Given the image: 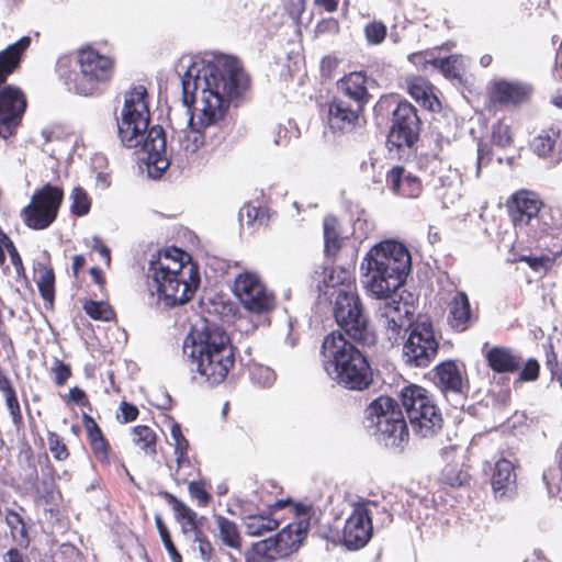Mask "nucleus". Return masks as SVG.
<instances>
[{
  "mask_svg": "<svg viewBox=\"0 0 562 562\" xmlns=\"http://www.w3.org/2000/svg\"><path fill=\"white\" fill-rule=\"evenodd\" d=\"M179 67L184 69L181 102L186 126L173 130L170 154L182 162L204 145V131L224 119L232 99L243 93L248 79L238 60L226 55L186 57Z\"/></svg>",
  "mask_w": 562,
  "mask_h": 562,
  "instance_id": "obj_1",
  "label": "nucleus"
},
{
  "mask_svg": "<svg viewBox=\"0 0 562 562\" xmlns=\"http://www.w3.org/2000/svg\"><path fill=\"white\" fill-rule=\"evenodd\" d=\"M412 269L407 247L395 239L373 245L360 262L361 282L374 299L382 300L376 308V319L390 342H395L407 323L406 303L393 297Z\"/></svg>",
  "mask_w": 562,
  "mask_h": 562,
  "instance_id": "obj_2",
  "label": "nucleus"
},
{
  "mask_svg": "<svg viewBox=\"0 0 562 562\" xmlns=\"http://www.w3.org/2000/svg\"><path fill=\"white\" fill-rule=\"evenodd\" d=\"M148 93L144 86H135L124 94V104L117 117V133L127 148H139L145 155L148 175L159 178L170 165L166 134L161 126L149 128Z\"/></svg>",
  "mask_w": 562,
  "mask_h": 562,
  "instance_id": "obj_3",
  "label": "nucleus"
},
{
  "mask_svg": "<svg viewBox=\"0 0 562 562\" xmlns=\"http://www.w3.org/2000/svg\"><path fill=\"white\" fill-rule=\"evenodd\" d=\"M183 357L211 384L224 381L234 366V350L229 337L216 324L196 322L184 338Z\"/></svg>",
  "mask_w": 562,
  "mask_h": 562,
  "instance_id": "obj_4",
  "label": "nucleus"
},
{
  "mask_svg": "<svg viewBox=\"0 0 562 562\" xmlns=\"http://www.w3.org/2000/svg\"><path fill=\"white\" fill-rule=\"evenodd\" d=\"M148 277L159 300L171 306L190 301L200 284L198 266L178 248L153 255Z\"/></svg>",
  "mask_w": 562,
  "mask_h": 562,
  "instance_id": "obj_5",
  "label": "nucleus"
},
{
  "mask_svg": "<svg viewBox=\"0 0 562 562\" xmlns=\"http://www.w3.org/2000/svg\"><path fill=\"white\" fill-rule=\"evenodd\" d=\"M323 368L340 386L362 391L372 383V371L367 358L340 331L327 335L322 345Z\"/></svg>",
  "mask_w": 562,
  "mask_h": 562,
  "instance_id": "obj_6",
  "label": "nucleus"
},
{
  "mask_svg": "<svg viewBox=\"0 0 562 562\" xmlns=\"http://www.w3.org/2000/svg\"><path fill=\"white\" fill-rule=\"evenodd\" d=\"M401 400L415 436L432 438L440 432L443 419L427 390L415 384L405 386Z\"/></svg>",
  "mask_w": 562,
  "mask_h": 562,
  "instance_id": "obj_7",
  "label": "nucleus"
},
{
  "mask_svg": "<svg viewBox=\"0 0 562 562\" xmlns=\"http://www.w3.org/2000/svg\"><path fill=\"white\" fill-rule=\"evenodd\" d=\"M368 428L386 447L397 448L408 439V429L397 403L389 396L375 398L366 409Z\"/></svg>",
  "mask_w": 562,
  "mask_h": 562,
  "instance_id": "obj_8",
  "label": "nucleus"
},
{
  "mask_svg": "<svg viewBox=\"0 0 562 562\" xmlns=\"http://www.w3.org/2000/svg\"><path fill=\"white\" fill-rule=\"evenodd\" d=\"M334 316L337 324L356 341L367 346L375 344V334L370 328L363 313L357 289L337 293Z\"/></svg>",
  "mask_w": 562,
  "mask_h": 562,
  "instance_id": "obj_9",
  "label": "nucleus"
},
{
  "mask_svg": "<svg viewBox=\"0 0 562 562\" xmlns=\"http://www.w3.org/2000/svg\"><path fill=\"white\" fill-rule=\"evenodd\" d=\"M233 293L240 305L256 316H267L277 306L273 291L268 288L261 276L254 271L245 270L236 274Z\"/></svg>",
  "mask_w": 562,
  "mask_h": 562,
  "instance_id": "obj_10",
  "label": "nucleus"
},
{
  "mask_svg": "<svg viewBox=\"0 0 562 562\" xmlns=\"http://www.w3.org/2000/svg\"><path fill=\"white\" fill-rule=\"evenodd\" d=\"M80 74L69 81V89L81 95H91L98 91L101 83L108 82L113 75L114 61L106 55H101L91 47L78 53Z\"/></svg>",
  "mask_w": 562,
  "mask_h": 562,
  "instance_id": "obj_11",
  "label": "nucleus"
},
{
  "mask_svg": "<svg viewBox=\"0 0 562 562\" xmlns=\"http://www.w3.org/2000/svg\"><path fill=\"white\" fill-rule=\"evenodd\" d=\"M439 342L428 319L412 324L403 346V358L411 367H428L437 357Z\"/></svg>",
  "mask_w": 562,
  "mask_h": 562,
  "instance_id": "obj_12",
  "label": "nucleus"
},
{
  "mask_svg": "<svg viewBox=\"0 0 562 562\" xmlns=\"http://www.w3.org/2000/svg\"><path fill=\"white\" fill-rule=\"evenodd\" d=\"M63 198V190L50 184L35 191L21 212L25 225L37 231L47 228L56 220Z\"/></svg>",
  "mask_w": 562,
  "mask_h": 562,
  "instance_id": "obj_13",
  "label": "nucleus"
},
{
  "mask_svg": "<svg viewBox=\"0 0 562 562\" xmlns=\"http://www.w3.org/2000/svg\"><path fill=\"white\" fill-rule=\"evenodd\" d=\"M308 529L310 519L300 517L283 527L274 537L257 542L256 552L263 553L270 560L288 558L301 548Z\"/></svg>",
  "mask_w": 562,
  "mask_h": 562,
  "instance_id": "obj_14",
  "label": "nucleus"
},
{
  "mask_svg": "<svg viewBox=\"0 0 562 562\" xmlns=\"http://www.w3.org/2000/svg\"><path fill=\"white\" fill-rule=\"evenodd\" d=\"M378 507L376 502L369 499L353 503L342 529V543L348 549L359 550L370 541L373 533L372 514Z\"/></svg>",
  "mask_w": 562,
  "mask_h": 562,
  "instance_id": "obj_15",
  "label": "nucleus"
},
{
  "mask_svg": "<svg viewBox=\"0 0 562 562\" xmlns=\"http://www.w3.org/2000/svg\"><path fill=\"white\" fill-rule=\"evenodd\" d=\"M542 206L543 203L538 193L526 189L515 192L507 201L515 227L520 231L529 229L533 235H538V227L544 217V213H541Z\"/></svg>",
  "mask_w": 562,
  "mask_h": 562,
  "instance_id": "obj_16",
  "label": "nucleus"
},
{
  "mask_svg": "<svg viewBox=\"0 0 562 562\" xmlns=\"http://www.w3.org/2000/svg\"><path fill=\"white\" fill-rule=\"evenodd\" d=\"M419 135V117L408 102H401L393 113L387 143L397 148L412 147Z\"/></svg>",
  "mask_w": 562,
  "mask_h": 562,
  "instance_id": "obj_17",
  "label": "nucleus"
},
{
  "mask_svg": "<svg viewBox=\"0 0 562 562\" xmlns=\"http://www.w3.org/2000/svg\"><path fill=\"white\" fill-rule=\"evenodd\" d=\"M26 108V100L18 88H0V136L8 138L20 124Z\"/></svg>",
  "mask_w": 562,
  "mask_h": 562,
  "instance_id": "obj_18",
  "label": "nucleus"
},
{
  "mask_svg": "<svg viewBox=\"0 0 562 562\" xmlns=\"http://www.w3.org/2000/svg\"><path fill=\"white\" fill-rule=\"evenodd\" d=\"M362 110L363 108H360V105L336 95L328 104V126L334 133L350 132L358 123L359 114Z\"/></svg>",
  "mask_w": 562,
  "mask_h": 562,
  "instance_id": "obj_19",
  "label": "nucleus"
},
{
  "mask_svg": "<svg viewBox=\"0 0 562 562\" xmlns=\"http://www.w3.org/2000/svg\"><path fill=\"white\" fill-rule=\"evenodd\" d=\"M531 87L520 81L497 79L491 82L490 97L494 103L516 106L528 101Z\"/></svg>",
  "mask_w": 562,
  "mask_h": 562,
  "instance_id": "obj_20",
  "label": "nucleus"
},
{
  "mask_svg": "<svg viewBox=\"0 0 562 562\" xmlns=\"http://www.w3.org/2000/svg\"><path fill=\"white\" fill-rule=\"evenodd\" d=\"M435 384L446 396H462L469 389L461 369L451 360L435 368Z\"/></svg>",
  "mask_w": 562,
  "mask_h": 562,
  "instance_id": "obj_21",
  "label": "nucleus"
},
{
  "mask_svg": "<svg viewBox=\"0 0 562 562\" xmlns=\"http://www.w3.org/2000/svg\"><path fill=\"white\" fill-rule=\"evenodd\" d=\"M373 82L363 71L350 72L337 82V97L363 108L369 101L368 90Z\"/></svg>",
  "mask_w": 562,
  "mask_h": 562,
  "instance_id": "obj_22",
  "label": "nucleus"
},
{
  "mask_svg": "<svg viewBox=\"0 0 562 562\" xmlns=\"http://www.w3.org/2000/svg\"><path fill=\"white\" fill-rule=\"evenodd\" d=\"M170 445L173 446L177 463V468L171 473V476L177 484H182L192 475L193 467L188 457L189 442L182 435L178 423L172 422L170 424Z\"/></svg>",
  "mask_w": 562,
  "mask_h": 562,
  "instance_id": "obj_23",
  "label": "nucleus"
},
{
  "mask_svg": "<svg viewBox=\"0 0 562 562\" xmlns=\"http://www.w3.org/2000/svg\"><path fill=\"white\" fill-rule=\"evenodd\" d=\"M491 484L497 498L509 497L515 493L516 473L509 460L501 459L495 463Z\"/></svg>",
  "mask_w": 562,
  "mask_h": 562,
  "instance_id": "obj_24",
  "label": "nucleus"
},
{
  "mask_svg": "<svg viewBox=\"0 0 562 562\" xmlns=\"http://www.w3.org/2000/svg\"><path fill=\"white\" fill-rule=\"evenodd\" d=\"M386 181L395 194L404 198H417L423 190L420 180L411 173H406L404 168L400 166L393 167L387 172Z\"/></svg>",
  "mask_w": 562,
  "mask_h": 562,
  "instance_id": "obj_25",
  "label": "nucleus"
},
{
  "mask_svg": "<svg viewBox=\"0 0 562 562\" xmlns=\"http://www.w3.org/2000/svg\"><path fill=\"white\" fill-rule=\"evenodd\" d=\"M408 60L414 65L424 64L426 66L429 64L440 69L446 78H460L469 66V59L462 55H451L447 58L425 60L420 53H414L408 55Z\"/></svg>",
  "mask_w": 562,
  "mask_h": 562,
  "instance_id": "obj_26",
  "label": "nucleus"
},
{
  "mask_svg": "<svg viewBox=\"0 0 562 562\" xmlns=\"http://www.w3.org/2000/svg\"><path fill=\"white\" fill-rule=\"evenodd\" d=\"M462 180L457 169H445L440 172L435 184L438 195L441 198L443 206L448 207L454 204L461 196Z\"/></svg>",
  "mask_w": 562,
  "mask_h": 562,
  "instance_id": "obj_27",
  "label": "nucleus"
},
{
  "mask_svg": "<svg viewBox=\"0 0 562 562\" xmlns=\"http://www.w3.org/2000/svg\"><path fill=\"white\" fill-rule=\"evenodd\" d=\"M448 322L457 331H464L473 323L470 302L464 292H457L449 302Z\"/></svg>",
  "mask_w": 562,
  "mask_h": 562,
  "instance_id": "obj_28",
  "label": "nucleus"
},
{
  "mask_svg": "<svg viewBox=\"0 0 562 562\" xmlns=\"http://www.w3.org/2000/svg\"><path fill=\"white\" fill-rule=\"evenodd\" d=\"M485 358L488 367L497 373H513L520 368V358L506 347L490 348Z\"/></svg>",
  "mask_w": 562,
  "mask_h": 562,
  "instance_id": "obj_29",
  "label": "nucleus"
},
{
  "mask_svg": "<svg viewBox=\"0 0 562 562\" xmlns=\"http://www.w3.org/2000/svg\"><path fill=\"white\" fill-rule=\"evenodd\" d=\"M560 130L550 127L542 131L531 143V148L536 155L549 159L551 164H557L562 159L561 151L557 148V139Z\"/></svg>",
  "mask_w": 562,
  "mask_h": 562,
  "instance_id": "obj_30",
  "label": "nucleus"
},
{
  "mask_svg": "<svg viewBox=\"0 0 562 562\" xmlns=\"http://www.w3.org/2000/svg\"><path fill=\"white\" fill-rule=\"evenodd\" d=\"M164 496L172 507L175 517L180 522L183 533H194L201 530V521L193 509L170 493H165Z\"/></svg>",
  "mask_w": 562,
  "mask_h": 562,
  "instance_id": "obj_31",
  "label": "nucleus"
},
{
  "mask_svg": "<svg viewBox=\"0 0 562 562\" xmlns=\"http://www.w3.org/2000/svg\"><path fill=\"white\" fill-rule=\"evenodd\" d=\"M31 38L24 36L0 53V85L18 67L22 53L30 46Z\"/></svg>",
  "mask_w": 562,
  "mask_h": 562,
  "instance_id": "obj_32",
  "label": "nucleus"
},
{
  "mask_svg": "<svg viewBox=\"0 0 562 562\" xmlns=\"http://www.w3.org/2000/svg\"><path fill=\"white\" fill-rule=\"evenodd\" d=\"M409 95L423 106L435 111L439 106L438 99L434 95L430 85L422 77H413L407 80Z\"/></svg>",
  "mask_w": 562,
  "mask_h": 562,
  "instance_id": "obj_33",
  "label": "nucleus"
},
{
  "mask_svg": "<svg viewBox=\"0 0 562 562\" xmlns=\"http://www.w3.org/2000/svg\"><path fill=\"white\" fill-rule=\"evenodd\" d=\"M214 521L217 528V537L222 543L231 549L239 550L241 548V537L237 525L222 515H214Z\"/></svg>",
  "mask_w": 562,
  "mask_h": 562,
  "instance_id": "obj_34",
  "label": "nucleus"
},
{
  "mask_svg": "<svg viewBox=\"0 0 562 562\" xmlns=\"http://www.w3.org/2000/svg\"><path fill=\"white\" fill-rule=\"evenodd\" d=\"M4 521L10 530L11 539L21 549H27L30 538L24 519L14 510L5 509Z\"/></svg>",
  "mask_w": 562,
  "mask_h": 562,
  "instance_id": "obj_35",
  "label": "nucleus"
},
{
  "mask_svg": "<svg viewBox=\"0 0 562 562\" xmlns=\"http://www.w3.org/2000/svg\"><path fill=\"white\" fill-rule=\"evenodd\" d=\"M326 288H331L335 292L331 295H337L338 292H347V290L357 289L351 273L344 268L330 269L324 279Z\"/></svg>",
  "mask_w": 562,
  "mask_h": 562,
  "instance_id": "obj_36",
  "label": "nucleus"
},
{
  "mask_svg": "<svg viewBox=\"0 0 562 562\" xmlns=\"http://www.w3.org/2000/svg\"><path fill=\"white\" fill-rule=\"evenodd\" d=\"M279 522L277 519L265 515H249L245 519L247 535L259 537L266 532L277 529Z\"/></svg>",
  "mask_w": 562,
  "mask_h": 562,
  "instance_id": "obj_37",
  "label": "nucleus"
},
{
  "mask_svg": "<svg viewBox=\"0 0 562 562\" xmlns=\"http://www.w3.org/2000/svg\"><path fill=\"white\" fill-rule=\"evenodd\" d=\"M338 222L334 216H326L323 223L325 252L335 256L340 248L341 239L338 233Z\"/></svg>",
  "mask_w": 562,
  "mask_h": 562,
  "instance_id": "obj_38",
  "label": "nucleus"
},
{
  "mask_svg": "<svg viewBox=\"0 0 562 562\" xmlns=\"http://www.w3.org/2000/svg\"><path fill=\"white\" fill-rule=\"evenodd\" d=\"M133 441L146 454H156V434L147 426H135L133 428Z\"/></svg>",
  "mask_w": 562,
  "mask_h": 562,
  "instance_id": "obj_39",
  "label": "nucleus"
},
{
  "mask_svg": "<svg viewBox=\"0 0 562 562\" xmlns=\"http://www.w3.org/2000/svg\"><path fill=\"white\" fill-rule=\"evenodd\" d=\"M70 210L77 216H85L90 212L91 199L80 187H75L70 192Z\"/></svg>",
  "mask_w": 562,
  "mask_h": 562,
  "instance_id": "obj_40",
  "label": "nucleus"
},
{
  "mask_svg": "<svg viewBox=\"0 0 562 562\" xmlns=\"http://www.w3.org/2000/svg\"><path fill=\"white\" fill-rule=\"evenodd\" d=\"M60 498L55 482L52 479L43 480L36 487V501L43 505H56Z\"/></svg>",
  "mask_w": 562,
  "mask_h": 562,
  "instance_id": "obj_41",
  "label": "nucleus"
},
{
  "mask_svg": "<svg viewBox=\"0 0 562 562\" xmlns=\"http://www.w3.org/2000/svg\"><path fill=\"white\" fill-rule=\"evenodd\" d=\"M83 308L90 317L98 321H110L113 316L110 305L105 302L89 301Z\"/></svg>",
  "mask_w": 562,
  "mask_h": 562,
  "instance_id": "obj_42",
  "label": "nucleus"
},
{
  "mask_svg": "<svg viewBox=\"0 0 562 562\" xmlns=\"http://www.w3.org/2000/svg\"><path fill=\"white\" fill-rule=\"evenodd\" d=\"M155 524L162 540V543L171 558V561L181 562V555L178 553L175 544L172 543L170 533L160 516H155Z\"/></svg>",
  "mask_w": 562,
  "mask_h": 562,
  "instance_id": "obj_43",
  "label": "nucleus"
},
{
  "mask_svg": "<svg viewBox=\"0 0 562 562\" xmlns=\"http://www.w3.org/2000/svg\"><path fill=\"white\" fill-rule=\"evenodd\" d=\"M251 381L259 386L269 387L276 380L274 372L265 366H254L250 371Z\"/></svg>",
  "mask_w": 562,
  "mask_h": 562,
  "instance_id": "obj_44",
  "label": "nucleus"
},
{
  "mask_svg": "<svg viewBox=\"0 0 562 562\" xmlns=\"http://www.w3.org/2000/svg\"><path fill=\"white\" fill-rule=\"evenodd\" d=\"M551 220V224L547 222V214H544L543 221H541L538 227V234L551 233L552 235H562V212L554 210L548 215Z\"/></svg>",
  "mask_w": 562,
  "mask_h": 562,
  "instance_id": "obj_45",
  "label": "nucleus"
},
{
  "mask_svg": "<svg viewBox=\"0 0 562 562\" xmlns=\"http://www.w3.org/2000/svg\"><path fill=\"white\" fill-rule=\"evenodd\" d=\"M493 143L502 148H506L513 143V135L510 127L507 124L498 122L493 126L492 131Z\"/></svg>",
  "mask_w": 562,
  "mask_h": 562,
  "instance_id": "obj_46",
  "label": "nucleus"
},
{
  "mask_svg": "<svg viewBox=\"0 0 562 562\" xmlns=\"http://www.w3.org/2000/svg\"><path fill=\"white\" fill-rule=\"evenodd\" d=\"M367 41L372 45L381 44L386 36V26L382 22L373 21L364 27Z\"/></svg>",
  "mask_w": 562,
  "mask_h": 562,
  "instance_id": "obj_47",
  "label": "nucleus"
},
{
  "mask_svg": "<svg viewBox=\"0 0 562 562\" xmlns=\"http://www.w3.org/2000/svg\"><path fill=\"white\" fill-rule=\"evenodd\" d=\"M48 446L49 451L56 460L63 461L66 460L69 456L68 449L66 445L63 442V439L56 432H48Z\"/></svg>",
  "mask_w": 562,
  "mask_h": 562,
  "instance_id": "obj_48",
  "label": "nucleus"
},
{
  "mask_svg": "<svg viewBox=\"0 0 562 562\" xmlns=\"http://www.w3.org/2000/svg\"><path fill=\"white\" fill-rule=\"evenodd\" d=\"M42 296L46 301H52L54 295V273L52 270L42 272L37 282Z\"/></svg>",
  "mask_w": 562,
  "mask_h": 562,
  "instance_id": "obj_49",
  "label": "nucleus"
},
{
  "mask_svg": "<svg viewBox=\"0 0 562 562\" xmlns=\"http://www.w3.org/2000/svg\"><path fill=\"white\" fill-rule=\"evenodd\" d=\"M443 481L451 486H461L469 481L468 472L456 468H447L443 471Z\"/></svg>",
  "mask_w": 562,
  "mask_h": 562,
  "instance_id": "obj_50",
  "label": "nucleus"
},
{
  "mask_svg": "<svg viewBox=\"0 0 562 562\" xmlns=\"http://www.w3.org/2000/svg\"><path fill=\"white\" fill-rule=\"evenodd\" d=\"M188 488L190 495L196 498L200 504L206 505L210 502L211 495L206 492L203 482H189Z\"/></svg>",
  "mask_w": 562,
  "mask_h": 562,
  "instance_id": "obj_51",
  "label": "nucleus"
},
{
  "mask_svg": "<svg viewBox=\"0 0 562 562\" xmlns=\"http://www.w3.org/2000/svg\"><path fill=\"white\" fill-rule=\"evenodd\" d=\"M492 159V149L488 145L480 142L477 144V159L475 177L479 178L483 166L487 165Z\"/></svg>",
  "mask_w": 562,
  "mask_h": 562,
  "instance_id": "obj_52",
  "label": "nucleus"
},
{
  "mask_svg": "<svg viewBox=\"0 0 562 562\" xmlns=\"http://www.w3.org/2000/svg\"><path fill=\"white\" fill-rule=\"evenodd\" d=\"M5 403L13 423L15 425L20 424L22 422V415L15 392H9L8 396H5Z\"/></svg>",
  "mask_w": 562,
  "mask_h": 562,
  "instance_id": "obj_53",
  "label": "nucleus"
},
{
  "mask_svg": "<svg viewBox=\"0 0 562 562\" xmlns=\"http://www.w3.org/2000/svg\"><path fill=\"white\" fill-rule=\"evenodd\" d=\"M539 369L538 361L529 359L520 371L519 379L521 381H535L539 375Z\"/></svg>",
  "mask_w": 562,
  "mask_h": 562,
  "instance_id": "obj_54",
  "label": "nucleus"
},
{
  "mask_svg": "<svg viewBox=\"0 0 562 562\" xmlns=\"http://www.w3.org/2000/svg\"><path fill=\"white\" fill-rule=\"evenodd\" d=\"M193 541L198 543V549L203 559H209L212 554V544L206 539L202 530L193 533Z\"/></svg>",
  "mask_w": 562,
  "mask_h": 562,
  "instance_id": "obj_55",
  "label": "nucleus"
},
{
  "mask_svg": "<svg viewBox=\"0 0 562 562\" xmlns=\"http://www.w3.org/2000/svg\"><path fill=\"white\" fill-rule=\"evenodd\" d=\"M120 411L121 414L117 416V418L121 420V423H131L138 416V408L127 402L121 403Z\"/></svg>",
  "mask_w": 562,
  "mask_h": 562,
  "instance_id": "obj_56",
  "label": "nucleus"
},
{
  "mask_svg": "<svg viewBox=\"0 0 562 562\" xmlns=\"http://www.w3.org/2000/svg\"><path fill=\"white\" fill-rule=\"evenodd\" d=\"M521 260L526 261L529 267L537 272L546 271L551 265V259L549 257L525 256Z\"/></svg>",
  "mask_w": 562,
  "mask_h": 562,
  "instance_id": "obj_57",
  "label": "nucleus"
},
{
  "mask_svg": "<svg viewBox=\"0 0 562 562\" xmlns=\"http://www.w3.org/2000/svg\"><path fill=\"white\" fill-rule=\"evenodd\" d=\"M95 459L102 463H109V446L105 439L91 443Z\"/></svg>",
  "mask_w": 562,
  "mask_h": 562,
  "instance_id": "obj_58",
  "label": "nucleus"
},
{
  "mask_svg": "<svg viewBox=\"0 0 562 562\" xmlns=\"http://www.w3.org/2000/svg\"><path fill=\"white\" fill-rule=\"evenodd\" d=\"M53 371L55 373V382L57 385H63L71 374L70 368L60 361H56Z\"/></svg>",
  "mask_w": 562,
  "mask_h": 562,
  "instance_id": "obj_59",
  "label": "nucleus"
},
{
  "mask_svg": "<svg viewBox=\"0 0 562 562\" xmlns=\"http://www.w3.org/2000/svg\"><path fill=\"white\" fill-rule=\"evenodd\" d=\"M87 431H88L90 445L104 439L101 429L98 427V425L93 420L91 422V425L87 426Z\"/></svg>",
  "mask_w": 562,
  "mask_h": 562,
  "instance_id": "obj_60",
  "label": "nucleus"
},
{
  "mask_svg": "<svg viewBox=\"0 0 562 562\" xmlns=\"http://www.w3.org/2000/svg\"><path fill=\"white\" fill-rule=\"evenodd\" d=\"M3 562H25L24 555L18 548H11L3 554Z\"/></svg>",
  "mask_w": 562,
  "mask_h": 562,
  "instance_id": "obj_61",
  "label": "nucleus"
},
{
  "mask_svg": "<svg viewBox=\"0 0 562 562\" xmlns=\"http://www.w3.org/2000/svg\"><path fill=\"white\" fill-rule=\"evenodd\" d=\"M257 214H258V210L256 207L246 205L239 212L240 221H244L245 216H246L247 224L250 225L256 220Z\"/></svg>",
  "mask_w": 562,
  "mask_h": 562,
  "instance_id": "obj_62",
  "label": "nucleus"
},
{
  "mask_svg": "<svg viewBox=\"0 0 562 562\" xmlns=\"http://www.w3.org/2000/svg\"><path fill=\"white\" fill-rule=\"evenodd\" d=\"M305 8V1L304 0H293L292 7L290 9V15L293 19L299 20L301 14L303 13Z\"/></svg>",
  "mask_w": 562,
  "mask_h": 562,
  "instance_id": "obj_63",
  "label": "nucleus"
},
{
  "mask_svg": "<svg viewBox=\"0 0 562 562\" xmlns=\"http://www.w3.org/2000/svg\"><path fill=\"white\" fill-rule=\"evenodd\" d=\"M273 560L268 559L263 553L256 552V549H252V553L248 554L246 558V562H272Z\"/></svg>",
  "mask_w": 562,
  "mask_h": 562,
  "instance_id": "obj_64",
  "label": "nucleus"
}]
</instances>
